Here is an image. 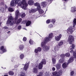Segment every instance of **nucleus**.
<instances>
[{
  "instance_id": "obj_2",
  "label": "nucleus",
  "mask_w": 76,
  "mask_h": 76,
  "mask_svg": "<svg viewBox=\"0 0 76 76\" xmlns=\"http://www.w3.org/2000/svg\"><path fill=\"white\" fill-rule=\"evenodd\" d=\"M53 37V34L50 33L49 34V37H46L44 39V40L41 43V46L43 48V50L44 51H47L50 49V47L49 46H45L46 43L50 41L51 39V38Z\"/></svg>"
},
{
  "instance_id": "obj_15",
  "label": "nucleus",
  "mask_w": 76,
  "mask_h": 76,
  "mask_svg": "<svg viewBox=\"0 0 76 76\" xmlns=\"http://www.w3.org/2000/svg\"><path fill=\"white\" fill-rule=\"evenodd\" d=\"M0 50H1L3 53H5V52H6V51H7L6 49L4 48V47L3 46H1V47Z\"/></svg>"
},
{
  "instance_id": "obj_10",
  "label": "nucleus",
  "mask_w": 76,
  "mask_h": 76,
  "mask_svg": "<svg viewBox=\"0 0 76 76\" xmlns=\"http://www.w3.org/2000/svg\"><path fill=\"white\" fill-rule=\"evenodd\" d=\"M62 37V35L61 34H60L58 36H57L55 37V39L57 41H60L61 38Z\"/></svg>"
},
{
  "instance_id": "obj_45",
  "label": "nucleus",
  "mask_w": 76,
  "mask_h": 76,
  "mask_svg": "<svg viewBox=\"0 0 76 76\" xmlns=\"http://www.w3.org/2000/svg\"><path fill=\"white\" fill-rule=\"evenodd\" d=\"M4 29H5V30H6L7 31H8V30H9V28H8V27L6 26L4 27Z\"/></svg>"
},
{
  "instance_id": "obj_54",
  "label": "nucleus",
  "mask_w": 76,
  "mask_h": 76,
  "mask_svg": "<svg viewBox=\"0 0 76 76\" xmlns=\"http://www.w3.org/2000/svg\"><path fill=\"white\" fill-rule=\"evenodd\" d=\"M10 31H9L8 32H7V34H10Z\"/></svg>"
},
{
  "instance_id": "obj_19",
  "label": "nucleus",
  "mask_w": 76,
  "mask_h": 76,
  "mask_svg": "<svg viewBox=\"0 0 76 76\" xmlns=\"http://www.w3.org/2000/svg\"><path fill=\"white\" fill-rule=\"evenodd\" d=\"M28 4L29 5H33L34 4V1L32 0H29L28 1Z\"/></svg>"
},
{
  "instance_id": "obj_55",
  "label": "nucleus",
  "mask_w": 76,
  "mask_h": 76,
  "mask_svg": "<svg viewBox=\"0 0 76 76\" xmlns=\"http://www.w3.org/2000/svg\"><path fill=\"white\" fill-rule=\"evenodd\" d=\"M4 76H9L8 75H4Z\"/></svg>"
},
{
  "instance_id": "obj_11",
  "label": "nucleus",
  "mask_w": 76,
  "mask_h": 76,
  "mask_svg": "<svg viewBox=\"0 0 76 76\" xmlns=\"http://www.w3.org/2000/svg\"><path fill=\"white\" fill-rule=\"evenodd\" d=\"M41 48L40 47H39L34 49V51L35 53H38V52H41Z\"/></svg>"
},
{
  "instance_id": "obj_36",
  "label": "nucleus",
  "mask_w": 76,
  "mask_h": 76,
  "mask_svg": "<svg viewBox=\"0 0 76 76\" xmlns=\"http://www.w3.org/2000/svg\"><path fill=\"white\" fill-rule=\"evenodd\" d=\"M29 43L30 44L32 45V44H34V42L32 40L30 39L29 41Z\"/></svg>"
},
{
  "instance_id": "obj_35",
  "label": "nucleus",
  "mask_w": 76,
  "mask_h": 76,
  "mask_svg": "<svg viewBox=\"0 0 76 76\" xmlns=\"http://www.w3.org/2000/svg\"><path fill=\"white\" fill-rule=\"evenodd\" d=\"M39 10V12L40 14H42V13H44V11H43L41 8L40 10Z\"/></svg>"
},
{
  "instance_id": "obj_56",
  "label": "nucleus",
  "mask_w": 76,
  "mask_h": 76,
  "mask_svg": "<svg viewBox=\"0 0 76 76\" xmlns=\"http://www.w3.org/2000/svg\"><path fill=\"white\" fill-rule=\"evenodd\" d=\"M37 76H41V75H39H39H37Z\"/></svg>"
},
{
  "instance_id": "obj_58",
  "label": "nucleus",
  "mask_w": 76,
  "mask_h": 76,
  "mask_svg": "<svg viewBox=\"0 0 76 76\" xmlns=\"http://www.w3.org/2000/svg\"><path fill=\"white\" fill-rule=\"evenodd\" d=\"M64 0V1H67V0Z\"/></svg>"
},
{
  "instance_id": "obj_28",
  "label": "nucleus",
  "mask_w": 76,
  "mask_h": 76,
  "mask_svg": "<svg viewBox=\"0 0 76 76\" xmlns=\"http://www.w3.org/2000/svg\"><path fill=\"white\" fill-rule=\"evenodd\" d=\"M8 11L9 12H13V11H14V9L11 7H9L8 8Z\"/></svg>"
},
{
  "instance_id": "obj_53",
  "label": "nucleus",
  "mask_w": 76,
  "mask_h": 76,
  "mask_svg": "<svg viewBox=\"0 0 76 76\" xmlns=\"http://www.w3.org/2000/svg\"><path fill=\"white\" fill-rule=\"evenodd\" d=\"M5 7L6 9V8H7V6H6V5H5Z\"/></svg>"
},
{
  "instance_id": "obj_61",
  "label": "nucleus",
  "mask_w": 76,
  "mask_h": 76,
  "mask_svg": "<svg viewBox=\"0 0 76 76\" xmlns=\"http://www.w3.org/2000/svg\"><path fill=\"white\" fill-rule=\"evenodd\" d=\"M22 69H21V70H22Z\"/></svg>"
},
{
  "instance_id": "obj_29",
  "label": "nucleus",
  "mask_w": 76,
  "mask_h": 76,
  "mask_svg": "<svg viewBox=\"0 0 76 76\" xmlns=\"http://www.w3.org/2000/svg\"><path fill=\"white\" fill-rule=\"evenodd\" d=\"M54 51H58L59 50V48L58 47V46L55 47H54Z\"/></svg>"
},
{
  "instance_id": "obj_42",
  "label": "nucleus",
  "mask_w": 76,
  "mask_h": 76,
  "mask_svg": "<svg viewBox=\"0 0 76 76\" xmlns=\"http://www.w3.org/2000/svg\"><path fill=\"white\" fill-rule=\"evenodd\" d=\"M53 26V24H51L49 26V27L50 28H52Z\"/></svg>"
},
{
  "instance_id": "obj_30",
  "label": "nucleus",
  "mask_w": 76,
  "mask_h": 76,
  "mask_svg": "<svg viewBox=\"0 0 76 76\" xmlns=\"http://www.w3.org/2000/svg\"><path fill=\"white\" fill-rule=\"evenodd\" d=\"M53 64H56V59L54 58H53L52 59Z\"/></svg>"
},
{
  "instance_id": "obj_32",
  "label": "nucleus",
  "mask_w": 76,
  "mask_h": 76,
  "mask_svg": "<svg viewBox=\"0 0 76 76\" xmlns=\"http://www.w3.org/2000/svg\"><path fill=\"white\" fill-rule=\"evenodd\" d=\"M24 57H25V56L24 55V54H21L20 56V58L21 60H22L23 59V58H24Z\"/></svg>"
},
{
  "instance_id": "obj_47",
  "label": "nucleus",
  "mask_w": 76,
  "mask_h": 76,
  "mask_svg": "<svg viewBox=\"0 0 76 76\" xmlns=\"http://www.w3.org/2000/svg\"><path fill=\"white\" fill-rule=\"evenodd\" d=\"M39 75L40 76H42V75H43V72H40L39 73Z\"/></svg>"
},
{
  "instance_id": "obj_20",
  "label": "nucleus",
  "mask_w": 76,
  "mask_h": 76,
  "mask_svg": "<svg viewBox=\"0 0 76 76\" xmlns=\"http://www.w3.org/2000/svg\"><path fill=\"white\" fill-rule=\"evenodd\" d=\"M76 11V7H71V12H75Z\"/></svg>"
},
{
  "instance_id": "obj_62",
  "label": "nucleus",
  "mask_w": 76,
  "mask_h": 76,
  "mask_svg": "<svg viewBox=\"0 0 76 76\" xmlns=\"http://www.w3.org/2000/svg\"><path fill=\"white\" fill-rule=\"evenodd\" d=\"M56 55H57V53H56Z\"/></svg>"
},
{
  "instance_id": "obj_5",
  "label": "nucleus",
  "mask_w": 76,
  "mask_h": 76,
  "mask_svg": "<svg viewBox=\"0 0 76 76\" xmlns=\"http://www.w3.org/2000/svg\"><path fill=\"white\" fill-rule=\"evenodd\" d=\"M74 41H75L74 37L71 35L69 36L68 39V42L69 44H72Z\"/></svg>"
},
{
  "instance_id": "obj_43",
  "label": "nucleus",
  "mask_w": 76,
  "mask_h": 76,
  "mask_svg": "<svg viewBox=\"0 0 76 76\" xmlns=\"http://www.w3.org/2000/svg\"><path fill=\"white\" fill-rule=\"evenodd\" d=\"M26 37H24L23 38V41H24V42H25V41H26Z\"/></svg>"
},
{
  "instance_id": "obj_49",
  "label": "nucleus",
  "mask_w": 76,
  "mask_h": 76,
  "mask_svg": "<svg viewBox=\"0 0 76 76\" xmlns=\"http://www.w3.org/2000/svg\"><path fill=\"white\" fill-rule=\"evenodd\" d=\"M18 29H21V26H19L18 27Z\"/></svg>"
},
{
  "instance_id": "obj_52",
  "label": "nucleus",
  "mask_w": 76,
  "mask_h": 76,
  "mask_svg": "<svg viewBox=\"0 0 76 76\" xmlns=\"http://www.w3.org/2000/svg\"><path fill=\"white\" fill-rule=\"evenodd\" d=\"M2 23V22H0V26H1V24Z\"/></svg>"
},
{
  "instance_id": "obj_16",
  "label": "nucleus",
  "mask_w": 76,
  "mask_h": 76,
  "mask_svg": "<svg viewBox=\"0 0 76 76\" xmlns=\"http://www.w3.org/2000/svg\"><path fill=\"white\" fill-rule=\"evenodd\" d=\"M0 11L2 13H4L6 12V10H5L4 6L1 7H0Z\"/></svg>"
},
{
  "instance_id": "obj_9",
  "label": "nucleus",
  "mask_w": 76,
  "mask_h": 76,
  "mask_svg": "<svg viewBox=\"0 0 76 76\" xmlns=\"http://www.w3.org/2000/svg\"><path fill=\"white\" fill-rule=\"evenodd\" d=\"M28 68H29V63H26L24 64V66L23 67V69L24 70L26 71V70H28Z\"/></svg>"
},
{
  "instance_id": "obj_57",
  "label": "nucleus",
  "mask_w": 76,
  "mask_h": 76,
  "mask_svg": "<svg viewBox=\"0 0 76 76\" xmlns=\"http://www.w3.org/2000/svg\"><path fill=\"white\" fill-rule=\"evenodd\" d=\"M10 16H11V15H12V14H10Z\"/></svg>"
},
{
  "instance_id": "obj_25",
  "label": "nucleus",
  "mask_w": 76,
  "mask_h": 76,
  "mask_svg": "<svg viewBox=\"0 0 76 76\" xmlns=\"http://www.w3.org/2000/svg\"><path fill=\"white\" fill-rule=\"evenodd\" d=\"M62 67L64 69L67 67V63L66 62L62 64Z\"/></svg>"
},
{
  "instance_id": "obj_34",
  "label": "nucleus",
  "mask_w": 76,
  "mask_h": 76,
  "mask_svg": "<svg viewBox=\"0 0 76 76\" xmlns=\"http://www.w3.org/2000/svg\"><path fill=\"white\" fill-rule=\"evenodd\" d=\"M31 22L29 21H28L26 24V25L27 26H29L31 24Z\"/></svg>"
},
{
  "instance_id": "obj_51",
  "label": "nucleus",
  "mask_w": 76,
  "mask_h": 76,
  "mask_svg": "<svg viewBox=\"0 0 76 76\" xmlns=\"http://www.w3.org/2000/svg\"><path fill=\"white\" fill-rule=\"evenodd\" d=\"M4 4V2H2L0 3V5H3Z\"/></svg>"
},
{
  "instance_id": "obj_3",
  "label": "nucleus",
  "mask_w": 76,
  "mask_h": 76,
  "mask_svg": "<svg viewBox=\"0 0 76 76\" xmlns=\"http://www.w3.org/2000/svg\"><path fill=\"white\" fill-rule=\"evenodd\" d=\"M22 0H12L10 2V5L12 7L16 6V4H18V6H20V4L19 3Z\"/></svg>"
},
{
  "instance_id": "obj_6",
  "label": "nucleus",
  "mask_w": 76,
  "mask_h": 76,
  "mask_svg": "<svg viewBox=\"0 0 76 76\" xmlns=\"http://www.w3.org/2000/svg\"><path fill=\"white\" fill-rule=\"evenodd\" d=\"M75 31V28L73 27H69L66 30V32L69 34H72Z\"/></svg>"
},
{
  "instance_id": "obj_39",
  "label": "nucleus",
  "mask_w": 76,
  "mask_h": 76,
  "mask_svg": "<svg viewBox=\"0 0 76 76\" xmlns=\"http://www.w3.org/2000/svg\"><path fill=\"white\" fill-rule=\"evenodd\" d=\"M25 16H26L25 13H23L21 15L22 18H25Z\"/></svg>"
},
{
  "instance_id": "obj_13",
  "label": "nucleus",
  "mask_w": 76,
  "mask_h": 76,
  "mask_svg": "<svg viewBox=\"0 0 76 76\" xmlns=\"http://www.w3.org/2000/svg\"><path fill=\"white\" fill-rule=\"evenodd\" d=\"M34 6H37V10H39L41 8L39 3L38 2H36V3L34 4Z\"/></svg>"
},
{
  "instance_id": "obj_1",
  "label": "nucleus",
  "mask_w": 76,
  "mask_h": 76,
  "mask_svg": "<svg viewBox=\"0 0 76 76\" xmlns=\"http://www.w3.org/2000/svg\"><path fill=\"white\" fill-rule=\"evenodd\" d=\"M19 15V11L18 10H17L15 12V19L13 18L12 16H9L8 17V18L7 23V25H10L12 26L14 23H16L17 24L20 23V22L22 21V19L20 18L18 20Z\"/></svg>"
},
{
  "instance_id": "obj_33",
  "label": "nucleus",
  "mask_w": 76,
  "mask_h": 76,
  "mask_svg": "<svg viewBox=\"0 0 76 76\" xmlns=\"http://www.w3.org/2000/svg\"><path fill=\"white\" fill-rule=\"evenodd\" d=\"M73 27H75L76 25V19L74 18L73 21Z\"/></svg>"
},
{
  "instance_id": "obj_44",
  "label": "nucleus",
  "mask_w": 76,
  "mask_h": 76,
  "mask_svg": "<svg viewBox=\"0 0 76 76\" xmlns=\"http://www.w3.org/2000/svg\"><path fill=\"white\" fill-rule=\"evenodd\" d=\"M74 71H72L70 72V75L71 76H73V75H74Z\"/></svg>"
},
{
  "instance_id": "obj_4",
  "label": "nucleus",
  "mask_w": 76,
  "mask_h": 76,
  "mask_svg": "<svg viewBox=\"0 0 76 76\" xmlns=\"http://www.w3.org/2000/svg\"><path fill=\"white\" fill-rule=\"evenodd\" d=\"M26 1V0H22V1H20L19 2L21 5L20 7H21V8L24 10H26V6L28 5Z\"/></svg>"
},
{
  "instance_id": "obj_38",
  "label": "nucleus",
  "mask_w": 76,
  "mask_h": 76,
  "mask_svg": "<svg viewBox=\"0 0 76 76\" xmlns=\"http://www.w3.org/2000/svg\"><path fill=\"white\" fill-rule=\"evenodd\" d=\"M20 65V64H16L14 66V68L15 69H16V68H18L19 66V65Z\"/></svg>"
},
{
  "instance_id": "obj_41",
  "label": "nucleus",
  "mask_w": 76,
  "mask_h": 76,
  "mask_svg": "<svg viewBox=\"0 0 76 76\" xmlns=\"http://www.w3.org/2000/svg\"><path fill=\"white\" fill-rule=\"evenodd\" d=\"M44 76H49V73H48V72H46L45 73Z\"/></svg>"
},
{
  "instance_id": "obj_31",
  "label": "nucleus",
  "mask_w": 76,
  "mask_h": 76,
  "mask_svg": "<svg viewBox=\"0 0 76 76\" xmlns=\"http://www.w3.org/2000/svg\"><path fill=\"white\" fill-rule=\"evenodd\" d=\"M37 11V9H32L30 11V13H34Z\"/></svg>"
},
{
  "instance_id": "obj_18",
  "label": "nucleus",
  "mask_w": 76,
  "mask_h": 76,
  "mask_svg": "<svg viewBox=\"0 0 76 76\" xmlns=\"http://www.w3.org/2000/svg\"><path fill=\"white\" fill-rule=\"evenodd\" d=\"M47 3L45 1L42 2L41 3V4L42 6L45 7L46 6H47Z\"/></svg>"
},
{
  "instance_id": "obj_60",
  "label": "nucleus",
  "mask_w": 76,
  "mask_h": 76,
  "mask_svg": "<svg viewBox=\"0 0 76 76\" xmlns=\"http://www.w3.org/2000/svg\"><path fill=\"white\" fill-rule=\"evenodd\" d=\"M1 20V19H0V20Z\"/></svg>"
},
{
  "instance_id": "obj_27",
  "label": "nucleus",
  "mask_w": 76,
  "mask_h": 76,
  "mask_svg": "<svg viewBox=\"0 0 76 76\" xmlns=\"http://www.w3.org/2000/svg\"><path fill=\"white\" fill-rule=\"evenodd\" d=\"M64 61V59L63 58H62L59 60L58 62L59 63H63Z\"/></svg>"
},
{
  "instance_id": "obj_48",
  "label": "nucleus",
  "mask_w": 76,
  "mask_h": 76,
  "mask_svg": "<svg viewBox=\"0 0 76 76\" xmlns=\"http://www.w3.org/2000/svg\"><path fill=\"white\" fill-rule=\"evenodd\" d=\"M52 70H53V71H55V70H56V69H55V68L53 67L52 68Z\"/></svg>"
},
{
  "instance_id": "obj_14",
  "label": "nucleus",
  "mask_w": 76,
  "mask_h": 76,
  "mask_svg": "<svg viewBox=\"0 0 76 76\" xmlns=\"http://www.w3.org/2000/svg\"><path fill=\"white\" fill-rule=\"evenodd\" d=\"M33 72L34 73H37L38 72V67H37V66H36L34 67L33 68Z\"/></svg>"
},
{
  "instance_id": "obj_7",
  "label": "nucleus",
  "mask_w": 76,
  "mask_h": 76,
  "mask_svg": "<svg viewBox=\"0 0 76 76\" xmlns=\"http://www.w3.org/2000/svg\"><path fill=\"white\" fill-rule=\"evenodd\" d=\"M53 75L52 76H61L62 75V71H55L53 73Z\"/></svg>"
},
{
  "instance_id": "obj_46",
  "label": "nucleus",
  "mask_w": 76,
  "mask_h": 76,
  "mask_svg": "<svg viewBox=\"0 0 76 76\" xmlns=\"http://www.w3.org/2000/svg\"><path fill=\"white\" fill-rule=\"evenodd\" d=\"M46 23H50V20H48L46 21Z\"/></svg>"
},
{
  "instance_id": "obj_50",
  "label": "nucleus",
  "mask_w": 76,
  "mask_h": 76,
  "mask_svg": "<svg viewBox=\"0 0 76 76\" xmlns=\"http://www.w3.org/2000/svg\"><path fill=\"white\" fill-rule=\"evenodd\" d=\"M48 1H49V2H50V3H51L52 2V1H53V0H47Z\"/></svg>"
},
{
  "instance_id": "obj_22",
  "label": "nucleus",
  "mask_w": 76,
  "mask_h": 76,
  "mask_svg": "<svg viewBox=\"0 0 76 76\" xmlns=\"http://www.w3.org/2000/svg\"><path fill=\"white\" fill-rule=\"evenodd\" d=\"M64 40H62L58 44V46L60 47L61 46V45H63V44H64Z\"/></svg>"
},
{
  "instance_id": "obj_59",
  "label": "nucleus",
  "mask_w": 76,
  "mask_h": 76,
  "mask_svg": "<svg viewBox=\"0 0 76 76\" xmlns=\"http://www.w3.org/2000/svg\"><path fill=\"white\" fill-rule=\"evenodd\" d=\"M56 56H57V55L55 56V57H56Z\"/></svg>"
},
{
  "instance_id": "obj_24",
  "label": "nucleus",
  "mask_w": 76,
  "mask_h": 76,
  "mask_svg": "<svg viewBox=\"0 0 76 76\" xmlns=\"http://www.w3.org/2000/svg\"><path fill=\"white\" fill-rule=\"evenodd\" d=\"M46 60L45 59H43L42 60V61L40 63H41V64H46Z\"/></svg>"
},
{
  "instance_id": "obj_40",
  "label": "nucleus",
  "mask_w": 76,
  "mask_h": 76,
  "mask_svg": "<svg viewBox=\"0 0 76 76\" xmlns=\"http://www.w3.org/2000/svg\"><path fill=\"white\" fill-rule=\"evenodd\" d=\"M51 22L53 23V24H54V23H56V19H53L51 20Z\"/></svg>"
},
{
  "instance_id": "obj_37",
  "label": "nucleus",
  "mask_w": 76,
  "mask_h": 76,
  "mask_svg": "<svg viewBox=\"0 0 76 76\" xmlns=\"http://www.w3.org/2000/svg\"><path fill=\"white\" fill-rule=\"evenodd\" d=\"M9 75H14V72L12 71H9L8 72Z\"/></svg>"
},
{
  "instance_id": "obj_26",
  "label": "nucleus",
  "mask_w": 76,
  "mask_h": 76,
  "mask_svg": "<svg viewBox=\"0 0 76 76\" xmlns=\"http://www.w3.org/2000/svg\"><path fill=\"white\" fill-rule=\"evenodd\" d=\"M42 64H41V63H39V66H38V69H42V67H43V65Z\"/></svg>"
},
{
  "instance_id": "obj_8",
  "label": "nucleus",
  "mask_w": 76,
  "mask_h": 76,
  "mask_svg": "<svg viewBox=\"0 0 76 76\" xmlns=\"http://www.w3.org/2000/svg\"><path fill=\"white\" fill-rule=\"evenodd\" d=\"M19 48H17V50L18 51H20V50H23L25 48V45L23 44L20 45L19 46Z\"/></svg>"
},
{
  "instance_id": "obj_17",
  "label": "nucleus",
  "mask_w": 76,
  "mask_h": 76,
  "mask_svg": "<svg viewBox=\"0 0 76 76\" xmlns=\"http://www.w3.org/2000/svg\"><path fill=\"white\" fill-rule=\"evenodd\" d=\"M74 61V57H72L70 58L68 61V63H72V62H73V61Z\"/></svg>"
},
{
  "instance_id": "obj_23",
  "label": "nucleus",
  "mask_w": 76,
  "mask_h": 76,
  "mask_svg": "<svg viewBox=\"0 0 76 76\" xmlns=\"http://www.w3.org/2000/svg\"><path fill=\"white\" fill-rule=\"evenodd\" d=\"M20 76H26V73L24 71H22L20 72Z\"/></svg>"
},
{
  "instance_id": "obj_21",
  "label": "nucleus",
  "mask_w": 76,
  "mask_h": 76,
  "mask_svg": "<svg viewBox=\"0 0 76 76\" xmlns=\"http://www.w3.org/2000/svg\"><path fill=\"white\" fill-rule=\"evenodd\" d=\"M55 66L56 67V69L58 70V69H60V68H61V64L58 63L56 64V65Z\"/></svg>"
},
{
  "instance_id": "obj_12",
  "label": "nucleus",
  "mask_w": 76,
  "mask_h": 76,
  "mask_svg": "<svg viewBox=\"0 0 76 76\" xmlns=\"http://www.w3.org/2000/svg\"><path fill=\"white\" fill-rule=\"evenodd\" d=\"M66 56V57H70V54L69 53H66L65 55H64L63 54H61L60 56V57L62 58H64V56Z\"/></svg>"
}]
</instances>
